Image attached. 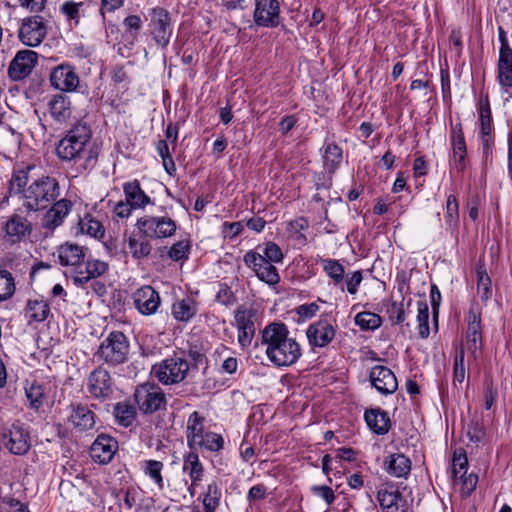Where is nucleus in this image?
<instances>
[{"mask_svg":"<svg viewBox=\"0 0 512 512\" xmlns=\"http://www.w3.org/2000/svg\"><path fill=\"white\" fill-rule=\"evenodd\" d=\"M35 165L29 164L13 170L9 180V193L19 195L22 206L31 212L49 207L60 196L61 188L57 178L42 175L31 180V172Z\"/></svg>","mask_w":512,"mask_h":512,"instance_id":"nucleus-1","label":"nucleus"},{"mask_svg":"<svg viewBox=\"0 0 512 512\" xmlns=\"http://www.w3.org/2000/svg\"><path fill=\"white\" fill-rule=\"evenodd\" d=\"M92 130L87 123L78 122L73 125L59 141L56 154L62 161H73L78 173L95 167L99 148L91 143Z\"/></svg>","mask_w":512,"mask_h":512,"instance_id":"nucleus-2","label":"nucleus"},{"mask_svg":"<svg viewBox=\"0 0 512 512\" xmlns=\"http://www.w3.org/2000/svg\"><path fill=\"white\" fill-rule=\"evenodd\" d=\"M261 343L266 346L267 358L276 367H288L295 364L302 355L299 343L289 337L284 323L273 322L261 331Z\"/></svg>","mask_w":512,"mask_h":512,"instance_id":"nucleus-3","label":"nucleus"},{"mask_svg":"<svg viewBox=\"0 0 512 512\" xmlns=\"http://www.w3.org/2000/svg\"><path fill=\"white\" fill-rule=\"evenodd\" d=\"M129 354V341L120 331H112L101 342L94 356L110 366L124 363Z\"/></svg>","mask_w":512,"mask_h":512,"instance_id":"nucleus-4","label":"nucleus"},{"mask_svg":"<svg viewBox=\"0 0 512 512\" xmlns=\"http://www.w3.org/2000/svg\"><path fill=\"white\" fill-rule=\"evenodd\" d=\"M149 33L157 45L162 50L166 49L170 43L173 34L171 15L163 7H154L149 10Z\"/></svg>","mask_w":512,"mask_h":512,"instance_id":"nucleus-5","label":"nucleus"},{"mask_svg":"<svg viewBox=\"0 0 512 512\" xmlns=\"http://www.w3.org/2000/svg\"><path fill=\"white\" fill-rule=\"evenodd\" d=\"M190 369V365L184 355L171 356L154 367L155 377L164 385H172L182 382Z\"/></svg>","mask_w":512,"mask_h":512,"instance_id":"nucleus-6","label":"nucleus"},{"mask_svg":"<svg viewBox=\"0 0 512 512\" xmlns=\"http://www.w3.org/2000/svg\"><path fill=\"white\" fill-rule=\"evenodd\" d=\"M134 400L144 414H153L166 407L164 392L158 385L152 383L139 385L134 392Z\"/></svg>","mask_w":512,"mask_h":512,"instance_id":"nucleus-7","label":"nucleus"},{"mask_svg":"<svg viewBox=\"0 0 512 512\" xmlns=\"http://www.w3.org/2000/svg\"><path fill=\"white\" fill-rule=\"evenodd\" d=\"M86 390L92 399L106 401L112 398L115 383L111 374L102 366H98L87 376Z\"/></svg>","mask_w":512,"mask_h":512,"instance_id":"nucleus-8","label":"nucleus"},{"mask_svg":"<svg viewBox=\"0 0 512 512\" xmlns=\"http://www.w3.org/2000/svg\"><path fill=\"white\" fill-rule=\"evenodd\" d=\"M136 227L141 235L151 239L168 238L175 234L176 222L166 216H144L137 220Z\"/></svg>","mask_w":512,"mask_h":512,"instance_id":"nucleus-9","label":"nucleus"},{"mask_svg":"<svg viewBox=\"0 0 512 512\" xmlns=\"http://www.w3.org/2000/svg\"><path fill=\"white\" fill-rule=\"evenodd\" d=\"M46 35V21L39 15L24 18L18 33L20 41L29 47L39 46Z\"/></svg>","mask_w":512,"mask_h":512,"instance_id":"nucleus-10","label":"nucleus"},{"mask_svg":"<svg viewBox=\"0 0 512 512\" xmlns=\"http://www.w3.org/2000/svg\"><path fill=\"white\" fill-rule=\"evenodd\" d=\"M243 261L247 267L252 269L259 280L268 285H276L280 281V275L273 263L261 258L259 251L250 250L246 252Z\"/></svg>","mask_w":512,"mask_h":512,"instance_id":"nucleus-11","label":"nucleus"},{"mask_svg":"<svg viewBox=\"0 0 512 512\" xmlns=\"http://www.w3.org/2000/svg\"><path fill=\"white\" fill-rule=\"evenodd\" d=\"M3 445L14 455H25L31 447L30 434L19 422L2 434Z\"/></svg>","mask_w":512,"mask_h":512,"instance_id":"nucleus-12","label":"nucleus"},{"mask_svg":"<svg viewBox=\"0 0 512 512\" xmlns=\"http://www.w3.org/2000/svg\"><path fill=\"white\" fill-rule=\"evenodd\" d=\"M254 23L259 27L275 28L280 24V4L278 0H254Z\"/></svg>","mask_w":512,"mask_h":512,"instance_id":"nucleus-13","label":"nucleus"},{"mask_svg":"<svg viewBox=\"0 0 512 512\" xmlns=\"http://www.w3.org/2000/svg\"><path fill=\"white\" fill-rule=\"evenodd\" d=\"M256 311L240 306L235 311V321L238 329V343L242 348L248 347L254 338L256 327Z\"/></svg>","mask_w":512,"mask_h":512,"instance_id":"nucleus-14","label":"nucleus"},{"mask_svg":"<svg viewBox=\"0 0 512 512\" xmlns=\"http://www.w3.org/2000/svg\"><path fill=\"white\" fill-rule=\"evenodd\" d=\"M38 54L32 50L18 51L9 64L8 76L13 81H20L29 76L37 64Z\"/></svg>","mask_w":512,"mask_h":512,"instance_id":"nucleus-15","label":"nucleus"},{"mask_svg":"<svg viewBox=\"0 0 512 512\" xmlns=\"http://www.w3.org/2000/svg\"><path fill=\"white\" fill-rule=\"evenodd\" d=\"M51 86L63 92L76 91L80 79L75 69L69 64H61L55 67L50 74Z\"/></svg>","mask_w":512,"mask_h":512,"instance_id":"nucleus-16","label":"nucleus"},{"mask_svg":"<svg viewBox=\"0 0 512 512\" xmlns=\"http://www.w3.org/2000/svg\"><path fill=\"white\" fill-rule=\"evenodd\" d=\"M369 379L372 386L383 395L393 394L398 388L396 376L386 366H374L369 373Z\"/></svg>","mask_w":512,"mask_h":512,"instance_id":"nucleus-17","label":"nucleus"},{"mask_svg":"<svg viewBox=\"0 0 512 512\" xmlns=\"http://www.w3.org/2000/svg\"><path fill=\"white\" fill-rule=\"evenodd\" d=\"M133 302L142 315L149 316L156 313L161 301L159 293L150 285H145L134 292Z\"/></svg>","mask_w":512,"mask_h":512,"instance_id":"nucleus-18","label":"nucleus"},{"mask_svg":"<svg viewBox=\"0 0 512 512\" xmlns=\"http://www.w3.org/2000/svg\"><path fill=\"white\" fill-rule=\"evenodd\" d=\"M68 421L74 429L80 432L92 430L96 424L94 411L83 403H72L70 406Z\"/></svg>","mask_w":512,"mask_h":512,"instance_id":"nucleus-19","label":"nucleus"},{"mask_svg":"<svg viewBox=\"0 0 512 512\" xmlns=\"http://www.w3.org/2000/svg\"><path fill=\"white\" fill-rule=\"evenodd\" d=\"M108 270V264L105 261L87 258L82 261L79 268L75 269L73 281L76 285H84L90 280L104 275Z\"/></svg>","mask_w":512,"mask_h":512,"instance_id":"nucleus-20","label":"nucleus"},{"mask_svg":"<svg viewBox=\"0 0 512 512\" xmlns=\"http://www.w3.org/2000/svg\"><path fill=\"white\" fill-rule=\"evenodd\" d=\"M118 449V442L106 434L98 435L90 447L91 458L100 464L109 463Z\"/></svg>","mask_w":512,"mask_h":512,"instance_id":"nucleus-21","label":"nucleus"},{"mask_svg":"<svg viewBox=\"0 0 512 512\" xmlns=\"http://www.w3.org/2000/svg\"><path fill=\"white\" fill-rule=\"evenodd\" d=\"M72 208V202L68 199L56 200L42 218L44 229L54 231L61 226Z\"/></svg>","mask_w":512,"mask_h":512,"instance_id":"nucleus-22","label":"nucleus"},{"mask_svg":"<svg viewBox=\"0 0 512 512\" xmlns=\"http://www.w3.org/2000/svg\"><path fill=\"white\" fill-rule=\"evenodd\" d=\"M377 500L383 512H405L402 495L392 484H386L378 490Z\"/></svg>","mask_w":512,"mask_h":512,"instance_id":"nucleus-23","label":"nucleus"},{"mask_svg":"<svg viewBox=\"0 0 512 512\" xmlns=\"http://www.w3.org/2000/svg\"><path fill=\"white\" fill-rule=\"evenodd\" d=\"M309 344L315 347L327 346L335 336V329L327 320H319L307 329Z\"/></svg>","mask_w":512,"mask_h":512,"instance_id":"nucleus-24","label":"nucleus"},{"mask_svg":"<svg viewBox=\"0 0 512 512\" xmlns=\"http://www.w3.org/2000/svg\"><path fill=\"white\" fill-rule=\"evenodd\" d=\"M88 249L76 243L65 242L58 247V259L62 266H75L79 268L86 258Z\"/></svg>","mask_w":512,"mask_h":512,"instance_id":"nucleus-25","label":"nucleus"},{"mask_svg":"<svg viewBox=\"0 0 512 512\" xmlns=\"http://www.w3.org/2000/svg\"><path fill=\"white\" fill-rule=\"evenodd\" d=\"M5 232L12 242H19L31 234L32 224L26 217L14 213L6 221Z\"/></svg>","mask_w":512,"mask_h":512,"instance_id":"nucleus-26","label":"nucleus"},{"mask_svg":"<svg viewBox=\"0 0 512 512\" xmlns=\"http://www.w3.org/2000/svg\"><path fill=\"white\" fill-rule=\"evenodd\" d=\"M364 419L368 427L378 435H385L391 428L388 413L381 408H370L364 413Z\"/></svg>","mask_w":512,"mask_h":512,"instance_id":"nucleus-27","label":"nucleus"},{"mask_svg":"<svg viewBox=\"0 0 512 512\" xmlns=\"http://www.w3.org/2000/svg\"><path fill=\"white\" fill-rule=\"evenodd\" d=\"M386 472L393 477L406 478L411 471V461L408 457L401 453L389 455L385 462Z\"/></svg>","mask_w":512,"mask_h":512,"instance_id":"nucleus-28","label":"nucleus"},{"mask_svg":"<svg viewBox=\"0 0 512 512\" xmlns=\"http://www.w3.org/2000/svg\"><path fill=\"white\" fill-rule=\"evenodd\" d=\"M48 109L51 117L56 122H66L71 116L70 99L63 94H56L49 100Z\"/></svg>","mask_w":512,"mask_h":512,"instance_id":"nucleus-29","label":"nucleus"},{"mask_svg":"<svg viewBox=\"0 0 512 512\" xmlns=\"http://www.w3.org/2000/svg\"><path fill=\"white\" fill-rule=\"evenodd\" d=\"M125 200L134 208H144L151 202V199L142 190L138 180L127 182L123 186Z\"/></svg>","mask_w":512,"mask_h":512,"instance_id":"nucleus-30","label":"nucleus"},{"mask_svg":"<svg viewBox=\"0 0 512 512\" xmlns=\"http://www.w3.org/2000/svg\"><path fill=\"white\" fill-rule=\"evenodd\" d=\"M205 418L198 411L191 413L187 420L186 438L189 448H193L195 443L206 432L204 430Z\"/></svg>","mask_w":512,"mask_h":512,"instance_id":"nucleus-31","label":"nucleus"},{"mask_svg":"<svg viewBox=\"0 0 512 512\" xmlns=\"http://www.w3.org/2000/svg\"><path fill=\"white\" fill-rule=\"evenodd\" d=\"M321 151L324 168L331 174L335 173L343 159L342 148L335 143H325Z\"/></svg>","mask_w":512,"mask_h":512,"instance_id":"nucleus-32","label":"nucleus"},{"mask_svg":"<svg viewBox=\"0 0 512 512\" xmlns=\"http://www.w3.org/2000/svg\"><path fill=\"white\" fill-rule=\"evenodd\" d=\"M183 471L187 473L194 484H199L204 477V467L195 452H189L183 459Z\"/></svg>","mask_w":512,"mask_h":512,"instance_id":"nucleus-33","label":"nucleus"},{"mask_svg":"<svg viewBox=\"0 0 512 512\" xmlns=\"http://www.w3.org/2000/svg\"><path fill=\"white\" fill-rule=\"evenodd\" d=\"M21 143V134L17 133L10 125L0 121V151L11 152L16 150Z\"/></svg>","mask_w":512,"mask_h":512,"instance_id":"nucleus-34","label":"nucleus"},{"mask_svg":"<svg viewBox=\"0 0 512 512\" xmlns=\"http://www.w3.org/2000/svg\"><path fill=\"white\" fill-rule=\"evenodd\" d=\"M196 312L195 302L190 298L177 300L172 305V315L177 321L187 322Z\"/></svg>","mask_w":512,"mask_h":512,"instance_id":"nucleus-35","label":"nucleus"},{"mask_svg":"<svg viewBox=\"0 0 512 512\" xmlns=\"http://www.w3.org/2000/svg\"><path fill=\"white\" fill-rule=\"evenodd\" d=\"M114 416L120 426L129 427L136 420L137 411L134 405L120 402L114 407Z\"/></svg>","mask_w":512,"mask_h":512,"instance_id":"nucleus-36","label":"nucleus"},{"mask_svg":"<svg viewBox=\"0 0 512 512\" xmlns=\"http://www.w3.org/2000/svg\"><path fill=\"white\" fill-rule=\"evenodd\" d=\"M127 244L131 256L136 260L148 257L152 251V245L149 240H147V237H144L143 235L140 238L130 236Z\"/></svg>","mask_w":512,"mask_h":512,"instance_id":"nucleus-37","label":"nucleus"},{"mask_svg":"<svg viewBox=\"0 0 512 512\" xmlns=\"http://www.w3.org/2000/svg\"><path fill=\"white\" fill-rule=\"evenodd\" d=\"M224 447V438L222 435L206 431L203 436L195 443L192 450L206 449L210 452H218Z\"/></svg>","mask_w":512,"mask_h":512,"instance_id":"nucleus-38","label":"nucleus"},{"mask_svg":"<svg viewBox=\"0 0 512 512\" xmlns=\"http://www.w3.org/2000/svg\"><path fill=\"white\" fill-rule=\"evenodd\" d=\"M25 395L29 403V407L38 411L43 405L45 399L44 387L36 381L27 382L25 385Z\"/></svg>","mask_w":512,"mask_h":512,"instance_id":"nucleus-39","label":"nucleus"},{"mask_svg":"<svg viewBox=\"0 0 512 512\" xmlns=\"http://www.w3.org/2000/svg\"><path fill=\"white\" fill-rule=\"evenodd\" d=\"M221 496L218 483L216 481L209 483L202 500L204 512H215L220 504Z\"/></svg>","mask_w":512,"mask_h":512,"instance_id":"nucleus-40","label":"nucleus"},{"mask_svg":"<svg viewBox=\"0 0 512 512\" xmlns=\"http://www.w3.org/2000/svg\"><path fill=\"white\" fill-rule=\"evenodd\" d=\"M498 80L503 87H512V53L499 54Z\"/></svg>","mask_w":512,"mask_h":512,"instance_id":"nucleus-41","label":"nucleus"},{"mask_svg":"<svg viewBox=\"0 0 512 512\" xmlns=\"http://www.w3.org/2000/svg\"><path fill=\"white\" fill-rule=\"evenodd\" d=\"M477 274V292L483 301H487L492 296L491 279L487 274L486 268L483 264H478L476 267Z\"/></svg>","mask_w":512,"mask_h":512,"instance_id":"nucleus-42","label":"nucleus"},{"mask_svg":"<svg viewBox=\"0 0 512 512\" xmlns=\"http://www.w3.org/2000/svg\"><path fill=\"white\" fill-rule=\"evenodd\" d=\"M164 464L157 460H145L142 462V470L159 489L164 487V480L162 476Z\"/></svg>","mask_w":512,"mask_h":512,"instance_id":"nucleus-43","label":"nucleus"},{"mask_svg":"<svg viewBox=\"0 0 512 512\" xmlns=\"http://www.w3.org/2000/svg\"><path fill=\"white\" fill-rule=\"evenodd\" d=\"M482 338L481 311L476 305H471L467 315V336Z\"/></svg>","mask_w":512,"mask_h":512,"instance_id":"nucleus-44","label":"nucleus"},{"mask_svg":"<svg viewBox=\"0 0 512 512\" xmlns=\"http://www.w3.org/2000/svg\"><path fill=\"white\" fill-rule=\"evenodd\" d=\"M321 265L326 274L332 279L334 285L341 284L344 280L345 270L342 264L335 259H322Z\"/></svg>","mask_w":512,"mask_h":512,"instance_id":"nucleus-45","label":"nucleus"},{"mask_svg":"<svg viewBox=\"0 0 512 512\" xmlns=\"http://www.w3.org/2000/svg\"><path fill=\"white\" fill-rule=\"evenodd\" d=\"M29 318L33 321L42 322L50 313L49 305L43 300H29L27 303Z\"/></svg>","mask_w":512,"mask_h":512,"instance_id":"nucleus-46","label":"nucleus"},{"mask_svg":"<svg viewBox=\"0 0 512 512\" xmlns=\"http://www.w3.org/2000/svg\"><path fill=\"white\" fill-rule=\"evenodd\" d=\"M450 142L452 147V154H464L467 153L465 137L460 122L452 125Z\"/></svg>","mask_w":512,"mask_h":512,"instance_id":"nucleus-47","label":"nucleus"},{"mask_svg":"<svg viewBox=\"0 0 512 512\" xmlns=\"http://www.w3.org/2000/svg\"><path fill=\"white\" fill-rule=\"evenodd\" d=\"M418 314H417V322H418V331L419 336L423 339L428 338L430 334L429 328V307L426 301H418L417 302Z\"/></svg>","mask_w":512,"mask_h":512,"instance_id":"nucleus-48","label":"nucleus"},{"mask_svg":"<svg viewBox=\"0 0 512 512\" xmlns=\"http://www.w3.org/2000/svg\"><path fill=\"white\" fill-rule=\"evenodd\" d=\"M16 290L15 280L7 270H0V302L10 299Z\"/></svg>","mask_w":512,"mask_h":512,"instance_id":"nucleus-49","label":"nucleus"},{"mask_svg":"<svg viewBox=\"0 0 512 512\" xmlns=\"http://www.w3.org/2000/svg\"><path fill=\"white\" fill-rule=\"evenodd\" d=\"M257 250L261 251V258H263L265 261L271 263H280L283 261V252L275 242L269 241L263 246L258 245Z\"/></svg>","mask_w":512,"mask_h":512,"instance_id":"nucleus-50","label":"nucleus"},{"mask_svg":"<svg viewBox=\"0 0 512 512\" xmlns=\"http://www.w3.org/2000/svg\"><path fill=\"white\" fill-rule=\"evenodd\" d=\"M355 323L363 330H374L381 325L382 320L376 313L364 311L355 316Z\"/></svg>","mask_w":512,"mask_h":512,"instance_id":"nucleus-51","label":"nucleus"},{"mask_svg":"<svg viewBox=\"0 0 512 512\" xmlns=\"http://www.w3.org/2000/svg\"><path fill=\"white\" fill-rule=\"evenodd\" d=\"M191 242L189 240H180L175 242L168 250V257L173 261H184L189 258Z\"/></svg>","mask_w":512,"mask_h":512,"instance_id":"nucleus-52","label":"nucleus"},{"mask_svg":"<svg viewBox=\"0 0 512 512\" xmlns=\"http://www.w3.org/2000/svg\"><path fill=\"white\" fill-rule=\"evenodd\" d=\"M79 226L82 232L94 238H101L104 236V228L101 222L90 216H85L81 219Z\"/></svg>","mask_w":512,"mask_h":512,"instance_id":"nucleus-53","label":"nucleus"},{"mask_svg":"<svg viewBox=\"0 0 512 512\" xmlns=\"http://www.w3.org/2000/svg\"><path fill=\"white\" fill-rule=\"evenodd\" d=\"M465 352L463 347H461L455 355L454 364H453V385L457 386V384L461 385L464 382L466 369L464 365Z\"/></svg>","mask_w":512,"mask_h":512,"instance_id":"nucleus-54","label":"nucleus"},{"mask_svg":"<svg viewBox=\"0 0 512 512\" xmlns=\"http://www.w3.org/2000/svg\"><path fill=\"white\" fill-rule=\"evenodd\" d=\"M468 469V459L464 450H460L459 452L454 453L453 457V465H452V475L454 480L462 479Z\"/></svg>","mask_w":512,"mask_h":512,"instance_id":"nucleus-55","label":"nucleus"},{"mask_svg":"<svg viewBox=\"0 0 512 512\" xmlns=\"http://www.w3.org/2000/svg\"><path fill=\"white\" fill-rule=\"evenodd\" d=\"M82 6V2L65 1L60 7V11L69 22L73 21L74 24L77 25L79 23L80 8Z\"/></svg>","mask_w":512,"mask_h":512,"instance_id":"nucleus-56","label":"nucleus"},{"mask_svg":"<svg viewBox=\"0 0 512 512\" xmlns=\"http://www.w3.org/2000/svg\"><path fill=\"white\" fill-rule=\"evenodd\" d=\"M123 25L133 43L137 39L139 31L143 26V20L139 15H129L123 20Z\"/></svg>","mask_w":512,"mask_h":512,"instance_id":"nucleus-57","label":"nucleus"},{"mask_svg":"<svg viewBox=\"0 0 512 512\" xmlns=\"http://www.w3.org/2000/svg\"><path fill=\"white\" fill-rule=\"evenodd\" d=\"M387 314L393 325L403 323L406 319L403 300L401 302L392 301L387 307Z\"/></svg>","mask_w":512,"mask_h":512,"instance_id":"nucleus-58","label":"nucleus"},{"mask_svg":"<svg viewBox=\"0 0 512 512\" xmlns=\"http://www.w3.org/2000/svg\"><path fill=\"white\" fill-rule=\"evenodd\" d=\"M0 512H29L27 505L13 497H3L0 503Z\"/></svg>","mask_w":512,"mask_h":512,"instance_id":"nucleus-59","label":"nucleus"},{"mask_svg":"<svg viewBox=\"0 0 512 512\" xmlns=\"http://www.w3.org/2000/svg\"><path fill=\"white\" fill-rule=\"evenodd\" d=\"M498 397V389L489 377L484 382V404L487 410L491 409Z\"/></svg>","mask_w":512,"mask_h":512,"instance_id":"nucleus-60","label":"nucleus"},{"mask_svg":"<svg viewBox=\"0 0 512 512\" xmlns=\"http://www.w3.org/2000/svg\"><path fill=\"white\" fill-rule=\"evenodd\" d=\"M458 201L454 195H449L446 203V222L450 227L458 222Z\"/></svg>","mask_w":512,"mask_h":512,"instance_id":"nucleus-61","label":"nucleus"},{"mask_svg":"<svg viewBox=\"0 0 512 512\" xmlns=\"http://www.w3.org/2000/svg\"><path fill=\"white\" fill-rule=\"evenodd\" d=\"M216 300L222 305L230 306L236 302V297L231 288L227 284L222 283L219 285V290L216 294Z\"/></svg>","mask_w":512,"mask_h":512,"instance_id":"nucleus-62","label":"nucleus"},{"mask_svg":"<svg viewBox=\"0 0 512 512\" xmlns=\"http://www.w3.org/2000/svg\"><path fill=\"white\" fill-rule=\"evenodd\" d=\"M267 487L264 484H257L252 486L247 494V500L251 504L258 500H263L266 497Z\"/></svg>","mask_w":512,"mask_h":512,"instance_id":"nucleus-63","label":"nucleus"},{"mask_svg":"<svg viewBox=\"0 0 512 512\" xmlns=\"http://www.w3.org/2000/svg\"><path fill=\"white\" fill-rule=\"evenodd\" d=\"M362 279L361 271H354L351 275H347L345 281L347 291L352 295L356 294Z\"/></svg>","mask_w":512,"mask_h":512,"instance_id":"nucleus-64","label":"nucleus"}]
</instances>
